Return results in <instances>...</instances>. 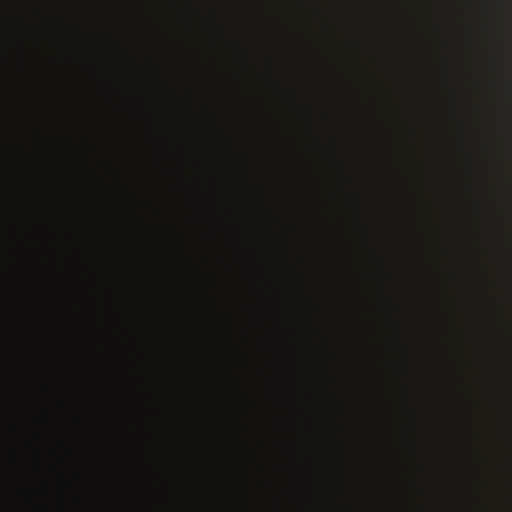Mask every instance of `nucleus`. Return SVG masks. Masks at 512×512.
<instances>
[{"mask_svg":"<svg viewBox=\"0 0 512 512\" xmlns=\"http://www.w3.org/2000/svg\"><path fill=\"white\" fill-rule=\"evenodd\" d=\"M71 4L66 0V359H70V161L75 160L71 154V99H70V30ZM87 178L89 222L94 224L96 192L101 184L91 161L110 160L109 158L85 157Z\"/></svg>","mask_w":512,"mask_h":512,"instance_id":"obj_1","label":"nucleus"},{"mask_svg":"<svg viewBox=\"0 0 512 512\" xmlns=\"http://www.w3.org/2000/svg\"><path fill=\"white\" fill-rule=\"evenodd\" d=\"M58 202H64V0H58ZM15 160H29L16 158Z\"/></svg>","mask_w":512,"mask_h":512,"instance_id":"obj_2","label":"nucleus"},{"mask_svg":"<svg viewBox=\"0 0 512 512\" xmlns=\"http://www.w3.org/2000/svg\"><path fill=\"white\" fill-rule=\"evenodd\" d=\"M104 37V34L99 28L98 23L91 21L88 23L85 32L86 44V67L92 76H99V63H98V48L99 44Z\"/></svg>","mask_w":512,"mask_h":512,"instance_id":"obj_3","label":"nucleus"},{"mask_svg":"<svg viewBox=\"0 0 512 512\" xmlns=\"http://www.w3.org/2000/svg\"><path fill=\"white\" fill-rule=\"evenodd\" d=\"M103 124L97 115L89 111L86 121H85V130L88 138L96 137L102 134L103 132Z\"/></svg>","mask_w":512,"mask_h":512,"instance_id":"obj_4","label":"nucleus"},{"mask_svg":"<svg viewBox=\"0 0 512 512\" xmlns=\"http://www.w3.org/2000/svg\"><path fill=\"white\" fill-rule=\"evenodd\" d=\"M89 304H90V312H91V314L94 315V304H95V301H94V296L92 294L89 295ZM91 320L94 321V317L91 318Z\"/></svg>","mask_w":512,"mask_h":512,"instance_id":"obj_5","label":"nucleus"},{"mask_svg":"<svg viewBox=\"0 0 512 512\" xmlns=\"http://www.w3.org/2000/svg\"><path fill=\"white\" fill-rule=\"evenodd\" d=\"M89 273H90V284H93L94 285V280H95V272L92 271L90 268H89Z\"/></svg>","mask_w":512,"mask_h":512,"instance_id":"obj_6","label":"nucleus"},{"mask_svg":"<svg viewBox=\"0 0 512 512\" xmlns=\"http://www.w3.org/2000/svg\"><path fill=\"white\" fill-rule=\"evenodd\" d=\"M88 3H89V4H93L94 2H92V1H89Z\"/></svg>","mask_w":512,"mask_h":512,"instance_id":"obj_7","label":"nucleus"},{"mask_svg":"<svg viewBox=\"0 0 512 512\" xmlns=\"http://www.w3.org/2000/svg\"><path fill=\"white\" fill-rule=\"evenodd\" d=\"M86 512H90V511H86Z\"/></svg>","mask_w":512,"mask_h":512,"instance_id":"obj_8","label":"nucleus"}]
</instances>
